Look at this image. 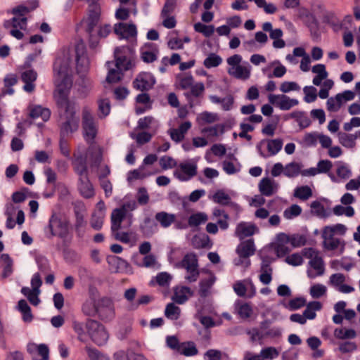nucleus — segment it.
I'll return each instance as SVG.
<instances>
[{
  "label": "nucleus",
  "instance_id": "obj_46",
  "mask_svg": "<svg viewBox=\"0 0 360 360\" xmlns=\"http://www.w3.org/2000/svg\"><path fill=\"white\" fill-rule=\"evenodd\" d=\"M56 81L59 82L58 88L64 89L66 92L69 93L72 86V77L70 74L65 75L64 76H60L56 78Z\"/></svg>",
  "mask_w": 360,
  "mask_h": 360
},
{
  "label": "nucleus",
  "instance_id": "obj_23",
  "mask_svg": "<svg viewBox=\"0 0 360 360\" xmlns=\"http://www.w3.org/2000/svg\"><path fill=\"white\" fill-rule=\"evenodd\" d=\"M259 190L262 195L271 196L277 191V185L270 178H263L259 184Z\"/></svg>",
  "mask_w": 360,
  "mask_h": 360
},
{
  "label": "nucleus",
  "instance_id": "obj_24",
  "mask_svg": "<svg viewBox=\"0 0 360 360\" xmlns=\"http://www.w3.org/2000/svg\"><path fill=\"white\" fill-rule=\"evenodd\" d=\"M53 70L56 78L69 74L70 65L68 60L61 57L56 58L53 62Z\"/></svg>",
  "mask_w": 360,
  "mask_h": 360
},
{
  "label": "nucleus",
  "instance_id": "obj_13",
  "mask_svg": "<svg viewBox=\"0 0 360 360\" xmlns=\"http://www.w3.org/2000/svg\"><path fill=\"white\" fill-rule=\"evenodd\" d=\"M197 174V165L191 162H182L174 172V176L180 181H186Z\"/></svg>",
  "mask_w": 360,
  "mask_h": 360
},
{
  "label": "nucleus",
  "instance_id": "obj_60",
  "mask_svg": "<svg viewBox=\"0 0 360 360\" xmlns=\"http://www.w3.org/2000/svg\"><path fill=\"white\" fill-rule=\"evenodd\" d=\"M123 76L122 72L115 69H110L106 77V82L109 84L119 82Z\"/></svg>",
  "mask_w": 360,
  "mask_h": 360
},
{
  "label": "nucleus",
  "instance_id": "obj_32",
  "mask_svg": "<svg viewBox=\"0 0 360 360\" xmlns=\"http://www.w3.org/2000/svg\"><path fill=\"white\" fill-rule=\"evenodd\" d=\"M73 228L76 237L82 239L85 236L87 230V221L85 217L75 219Z\"/></svg>",
  "mask_w": 360,
  "mask_h": 360
},
{
  "label": "nucleus",
  "instance_id": "obj_26",
  "mask_svg": "<svg viewBox=\"0 0 360 360\" xmlns=\"http://www.w3.org/2000/svg\"><path fill=\"white\" fill-rule=\"evenodd\" d=\"M233 314L238 319L245 321L248 319V301L237 299L233 304Z\"/></svg>",
  "mask_w": 360,
  "mask_h": 360
},
{
  "label": "nucleus",
  "instance_id": "obj_28",
  "mask_svg": "<svg viewBox=\"0 0 360 360\" xmlns=\"http://www.w3.org/2000/svg\"><path fill=\"white\" fill-rule=\"evenodd\" d=\"M179 268L185 269L186 270L198 267V261L195 254L188 253L181 259V261L177 264Z\"/></svg>",
  "mask_w": 360,
  "mask_h": 360
},
{
  "label": "nucleus",
  "instance_id": "obj_34",
  "mask_svg": "<svg viewBox=\"0 0 360 360\" xmlns=\"http://www.w3.org/2000/svg\"><path fill=\"white\" fill-rule=\"evenodd\" d=\"M297 15L308 27L312 24H316L315 15L306 8H300L298 9Z\"/></svg>",
  "mask_w": 360,
  "mask_h": 360
},
{
  "label": "nucleus",
  "instance_id": "obj_11",
  "mask_svg": "<svg viewBox=\"0 0 360 360\" xmlns=\"http://www.w3.org/2000/svg\"><path fill=\"white\" fill-rule=\"evenodd\" d=\"M79 128V118L76 116V111H72L65 114V121L63 122L60 127V136H68L77 131Z\"/></svg>",
  "mask_w": 360,
  "mask_h": 360
},
{
  "label": "nucleus",
  "instance_id": "obj_16",
  "mask_svg": "<svg viewBox=\"0 0 360 360\" xmlns=\"http://www.w3.org/2000/svg\"><path fill=\"white\" fill-rule=\"evenodd\" d=\"M89 319H87L85 322H82L77 320H74L72 322V328L74 332L77 335V339L80 342H85L89 336Z\"/></svg>",
  "mask_w": 360,
  "mask_h": 360
},
{
  "label": "nucleus",
  "instance_id": "obj_51",
  "mask_svg": "<svg viewBox=\"0 0 360 360\" xmlns=\"http://www.w3.org/2000/svg\"><path fill=\"white\" fill-rule=\"evenodd\" d=\"M155 283L163 288H168L172 281V276L167 272H160L155 277Z\"/></svg>",
  "mask_w": 360,
  "mask_h": 360
},
{
  "label": "nucleus",
  "instance_id": "obj_50",
  "mask_svg": "<svg viewBox=\"0 0 360 360\" xmlns=\"http://www.w3.org/2000/svg\"><path fill=\"white\" fill-rule=\"evenodd\" d=\"M347 228L345 225L337 224L334 226H326L323 228V232L324 234H330L334 236L335 233H339L340 235H344L346 233Z\"/></svg>",
  "mask_w": 360,
  "mask_h": 360
},
{
  "label": "nucleus",
  "instance_id": "obj_45",
  "mask_svg": "<svg viewBox=\"0 0 360 360\" xmlns=\"http://www.w3.org/2000/svg\"><path fill=\"white\" fill-rule=\"evenodd\" d=\"M334 335L338 339H353L356 336V333L354 329L336 328Z\"/></svg>",
  "mask_w": 360,
  "mask_h": 360
},
{
  "label": "nucleus",
  "instance_id": "obj_25",
  "mask_svg": "<svg viewBox=\"0 0 360 360\" xmlns=\"http://www.w3.org/2000/svg\"><path fill=\"white\" fill-rule=\"evenodd\" d=\"M209 272V277L202 278L199 283V295L201 297L208 296L210 288L216 281V276L212 271Z\"/></svg>",
  "mask_w": 360,
  "mask_h": 360
},
{
  "label": "nucleus",
  "instance_id": "obj_53",
  "mask_svg": "<svg viewBox=\"0 0 360 360\" xmlns=\"http://www.w3.org/2000/svg\"><path fill=\"white\" fill-rule=\"evenodd\" d=\"M282 336V330L278 327H273L267 329L262 335L261 338H268L277 341Z\"/></svg>",
  "mask_w": 360,
  "mask_h": 360
},
{
  "label": "nucleus",
  "instance_id": "obj_35",
  "mask_svg": "<svg viewBox=\"0 0 360 360\" xmlns=\"http://www.w3.org/2000/svg\"><path fill=\"white\" fill-rule=\"evenodd\" d=\"M1 259L4 262L2 278H6L13 273V259L8 254H2Z\"/></svg>",
  "mask_w": 360,
  "mask_h": 360
},
{
  "label": "nucleus",
  "instance_id": "obj_42",
  "mask_svg": "<svg viewBox=\"0 0 360 360\" xmlns=\"http://www.w3.org/2000/svg\"><path fill=\"white\" fill-rule=\"evenodd\" d=\"M194 30L202 34L205 37H210L214 32V27L212 25H207L202 22H196L194 24Z\"/></svg>",
  "mask_w": 360,
  "mask_h": 360
},
{
  "label": "nucleus",
  "instance_id": "obj_21",
  "mask_svg": "<svg viewBox=\"0 0 360 360\" xmlns=\"http://www.w3.org/2000/svg\"><path fill=\"white\" fill-rule=\"evenodd\" d=\"M68 92L64 89H58V96L56 98V104L59 108H63L65 114L72 111H76L74 105H72L68 98Z\"/></svg>",
  "mask_w": 360,
  "mask_h": 360
},
{
  "label": "nucleus",
  "instance_id": "obj_40",
  "mask_svg": "<svg viewBox=\"0 0 360 360\" xmlns=\"http://www.w3.org/2000/svg\"><path fill=\"white\" fill-rule=\"evenodd\" d=\"M180 308L176 306L174 303H169L167 304L165 310V315L167 318L171 320H177L180 316Z\"/></svg>",
  "mask_w": 360,
  "mask_h": 360
},
{
  "label": "nucleus",
  "instance_id": "obj_19",
  "mask_svg": "<svg viewBox=\"0 0 360 360\" xmlns=\"http://www.w3.org/2000/svg\"><path fill=\"white\" fill-rule=\"evenodd\" d=\"M208 220L207 215L204 212H197L192 214L188 219V224H182L179 221H176V226L178 229H186L188 226L195 227L201 224L205 223Z\"/></svg>",
  "mask_w": 360,
  "mask_h": 360
},
{
  "label": "nucleus",
  "instance_id": "obj_57",
  "mask_svg": "<svg viewBox=\"0 0 360 360\" xmlns=\"http://www.w3.org/2000/svg\"><path fill=\"white\" fill-rule=\"evenodd\" d=\"M326 287L322 284H315L310 288V295L313 298L318 299L326 293Z\"/></svg>",
  "mask_w": 360,
  "mask_h": 360
},
{
  "label": "nucleus",
  "instance_id": "obj_64",
  "mask_svg": "<svg viewBox=\"0 0 360 360\" xmlns=\"http://www.w3.org/2000/svg\"><path fill=\"white\" fill-rule=\"evenodd\" d=\"M160 165L163 169H167L176 167V162L172 158L165 155L160 159Z\"/></svg>",
  "mask_w": 360,
  "mask_h": 360
},
{
  "label": "nucleus",
  "instance_id": "obj_55",
  "mask_svg": "<svg viewBox=\"0 0 360 360\" xmlns=\"http://www.w3.org/2000/svg\"><path fill=\"white\" fill-rule=\"evenodd\" d=\"M302 212V208L298 205H292L290 207L285 210L283 216L287 219H293L299 216Z\"/></svg>",
  "mask_w": 360,
  "mask_h": 360
},
{
  "label": "nucleus",
  "instance_id": "obj_48",
  "mask_svg": "<svg viewBox=\"0 0 360 360\" xmlns=\"http://www.w3.org/2000/svg\"><path fill=\"white\" fill-rule=\"evenodd\" d=\"M222 62L221 58L215 54L210 53L204 60L203 65L206 68H216L219 66Z\"/></svg>",
  "mask_w": 360,
  "mask_h": 360
},
{
  "label": "nucleus",
  "instance_id": "obj_8",
  "mask_svg": "<svg viewBox=\"0 0 360 360\" xmlns=\"http://www.w3.org/2000/svg\"><path fill=\"white\" fill-rule=\"evenodd\" d=\"M155 84V78L148 72H140L132 82L133 87L142 92H146L153 89Z\"/></svg>",
  "mask_w": 360,
  "mask_h": 360
},
{
  "label": "nucleus",
  "instance_id": "obj_59",
  "mask_svg": "<svg viewBox=\"0 0 360 360\" xmlns=\"http://www.w3.org/2000/svg\"><path fill=\"white\" fill-rule=\"evenodd\" d=\"M85 351L90 360H108L96 348L86 345L85 347Z\"/></svg>",
  "mask_w": 360,
  "mask_h": 360
},
{
  "label": "nucleus",
  "instance_id": "obj_47",
  "mask_svg": "<svg viewBox=\"0 0 360 360\" xmlns=\"http://www.w3.org/2000/svg\"><path fill=\"white\" fill-rule=\"evenodd\" d=\"M213 200L223 205H228L231 203L230 196L222 190H218L213 195Z\"/></svg>",
  "mask_w": 360,
  "mask_h": 360
},
{
  "label": "nucleus",
  "instance_id": "obj_27",
  "mask_svg": "<svg viewBox=\"0 0 360 360\" xmlns=\"http://www.w3.org/2000/svg\"><path fill=\"white\" fill-rule=\"evenodd\" d=\"M155 219L163 228H167L176 222V215L174 214L167 213L164 211L156 213Z\"/></svg>",
  "mask_w": 360,
  "mask_h": 360
},
{
  "label": "nucleus",
  "instance_id": "obj_58",
  "mask_svg": "<svg viewBox=\"0 0 360 360\" xmlns=\"http://www.w3.org/2000/svg\"><path fill=\"white\" fill-rule=\"evenodd\" d=\"M260 354L263 359H274L279 356V352L274 347H267L262 349Z\"/></svg>",
  "mask_w": 360,
  "mask_h": 360
},
{
  "label": "nucleus",
  "instance_id": "obj_7",
  "mask_svg": "<svg viewBox=\"0 0 360 360\" xmlns=\"http://www.w3.org/2000/svg\"><path fill=\"white\" fill-rule=\"evenodd\" d=\"M96 316L103 321H111L115 317L113 300L108 297H102L97 300Z\"/></svg>",
  "mask_w": 360,
  "mask_h": 360
},
{
  "label": "nucleus",
  "instance_id": "obj_63",
  "mask_svg": "<svg viewBox=\"0 0 360 360\" xmlns=\"http://www.w3.org/2000/svg\"><path fill=\"white\" fill-rule=\"evenodd\" d=\"M300 86L295 82H284L281 84L280 90L283 93L300 90Z\"/></svg>",
  "mask_w": 360,
  "mask_h": 360
},
{
  "label": "nucleus",
  "instance_id": "obj_2",
  "mask_svg": "<svg viewBox=\"0 0 360 360\" xmlns=\"http://www.w3.org/2000/svg\"><path fill=\"white\" fill-rule=\"evenodd\" d=\"M82 127L84 141L93 144L98 132V123L90 107L85 105L82 110Z\"/></svg>",
  "mask_w": 360,
  "mask_h": 360
},
{
  "label": "nucleus",
  "instance_id": "obj_44",
  "mask_svg": "<svg viewBox=\"0 0 360 360\" xmlns=\"http://www.w3.org/2000/svg\"><path fill=\"white\" fill-rule=\"evenodd\" d=\"M294 195L302 200H306L312 195V191L308 186H298L295 189Z\"/></svg>",
  "mask_w": 360,
  "mask_h": 360
},
{
  "label": "nucleus",
  "instance_id": "obj_18",
  "mask_svg": "<svg viewBox=\"0 0 360 360\" xmlns=\"http://www.w3.org/2000/svg\"><path fill=\"white\" fill-rule=\"evenodd\" d=\"M126 215L127 210L124 206L112 210L111 213V230L112 233L121 229V224L125 219Z\"/></svg>",
  "mask_w": 360,
  "mask_h": 360
},
{
  "label": "nucleus",
  "instance_id": "obj_1",
  "mask_svg": "<svg viewBox=\"0 0 360 360\" xmlns=\"http://www.w3.org/2000/svg\"><path fill=\"white\" fill-rule=\"evenodd\" d=\"M89 3L88 15L86 20V32L89 35V46L91 48L96 47L99 39L106 38L112 32V27L110 24H105L98 27L97 34L94 33V29L98 25L101 19V7L98 0H86Z\"/></svg>",
  "mask_w": 360,
  "mask_h": 360
},
{
  "label": "nucleus",
  "instance_id": "obj_54",
  "mask_svg": "<svg viewBox=\"0 0 360 360\" xmlns=\"http://www.w3.org/2000/svg\"><path fill=\"white\" fill-rule=\"evenodd\" d=\"M103 221L104 215L103 214V213H93L90 221L91 228L96 231H99L100 229H102Z\"/></svg>",
  "mask_w": 360,
  "mask_h": 360
},
{
  "label": "nucleus",
  "instance_id": "obj_38",
  "mask_svg": "<svg viewBox=\"0 0 360 360\" xmlns=\"http://www.w3.org/2000/svg\"><path fill=\"white\" fill-rule=\"evenodd\" d=\"M228 73L236 79H245L248 78V67L238 65L234 68H229Z\"/></svg>",
  "mask_w": 360,
  "mask_h": 360
},
{
  "label": "nucleus",
  "instance_id": "obj_22",
  "mask_svg": "<svg viewBox=\"0 0 360 360\" xmlns=\"http://www.w3.org/2000/svg\"><path fill=\"white\" fill-rule=\"evenodd\" d=\"M37 77V72L33 70H28L24 71L21 74V80L25 83L23 89L31 93L34 90L35 84L34 82L36 81Z\"/></svg>",
  "mask_w": 360,
  "mask_h": 360
},
{
  "label": "nucleus",
  "instance_id": "obj_9",
  "mask_svg": "<svg viewBox=\"0 0 360 360\" xmlns=\"http://www.w3.org/2000/svg\"><path fill=\"white\" fill-rule=\"evenodd\" d=\"M322 238L323 248L330 251H334L337 255H342L345 248V242L344 240L335 237L330 234H324L322 231Z\"/></svg>",
  "mask_w": 360,
  "mask_h": 360
},
{
  "label": "nucleus",
  "instance_id": "obj_33",
  "mask_svg": "<svg viewBox=\"0 0 360 360\" xmlns=\"http://www.w3.org/2000/svg\"><path fill=\"white\" fill-rule=\"evenodd\" d=\"M290 117L295 119L302 129L307 128L311 124L309 117L304 111H294L290 113Z\"/></svg>",
  "mask_w": 360,
  "mask_h": 360
},
{
  "label": "nucleus",
  "instance_id": "obj_4",
  "mask_svg": "<svg viewBox=\"0 0 360 360\" xmlns=\"http://www.w3.org/2000/svg\"><path fill=\"white\" fill-rule=\"evenodd\" d=\"M48 228L51 237L56 236L65 240L70 233V222L68 219L62 218L59 214L53 213L49 218Z\"/></svg>",
  "mask_w": 360,
  "mask_h": 360
},
{
  "label": "nucleus",
  "instance_id": "obj_43",
  "mask_svg": "<svg viewBox=\"0 0 360 360\" xmlns=\"http://www.w3.org/2000/svg\"><path fill=\"white\" fill-rule=\"evenodd\" d=\"M75 219L84 217L86 207L84 202L80 200L72 202Z\"/></svg>",
  "mask_w": 360,
  "mask_h": 360
},
{
  "label": "nucleus",
  "instance_id": "obj_36",
  "mask_svg": "<svg viewBox=\"0 0 360 360\" xmlns=\"http://www.w3.org/2000/svg\"><path fill=\"white\" fill-rule=\"evenodd\" d=\"M82 311L85 316L95 317L97 313V301L86 300L82 306Z\"/></svg>",
  "mask_w": 360,
  "mask_h": 360
},
{
  "label": "nucleus",
  "instance_id": "obj_15",
  "mask_svg": "<svg viewBox=\"0 0 360 360\" xmlns=\"http://www.w3.org/2000/svg\"><path fill=\"white\" fill-rule=\"evenodd\" d=\"M76 71L80 77H83L88 72L89 60L84 49L80 50L79 46H76L75 49Z\"/></svg>",
  "mask_w": 360,
  "mask_h": 360
},
{
  "label": "nucleus",
  "instance_id": "obj_10",
  "mask_svg": "<svg viewBox=\"0 0 360 360\" xmlns=\"http://www.w3.org/2000/svg\"><path fill=\"white\" fill-rule=\"evenodd\" d=\"M268 99L271 104L278 107L281 110H288L299 104L297 99L290 98L284 94H269Z\"/></svg>",
  "mask_w": 360,
  "mask_h": 360
},
{
  "label": "nucleus",
  "instance_id": "obj_49",
  "mask_svg": "<svg viewBox=\"0 0 360 360\" xmlns=\"http://www.w3.org/2000/svg\"><path fill=\"white\" fill-rule=\"evenodd\" d=\"M249 1H254L258 8H262L267 14H273L277 11L274 4H267L266 0H249Z\"/></svg>",
  "mask_w": 360,
  "mask_h": 360
},
{
  "label": "nucleus",
  "instance_id": "obj_12",
  "mask_svg": "<svg viewBox=\"0 0 360 360\" xmlns=\"http://www.w3.org/2000/svg\"><path fill=\"white\" fill-rule=\"evenodd\" d=\"M158 54V46L155 43L147 42L140 48V58L146 63L157 60Z\"/></svg>",
  "mask_w": 360,
  "mask_h": 360
},
{
  "label": "nucleus",
  "instance_id": "obj_29",
  "mask_svg": "<svg viewBox=\"0 0 360 360\" xmlns=\"http://www.w3.org/2000/svg\"><path fill=\"white\" fill-rule=\"evenodd\" d=\"M29 115L32 119L41 117L44 122H46L50 119L51 111L48 108L36 105L30 109Z\"/></svg>",
  "mask_w": 360,
  "mask_h": 360
},
{
  "label": "nucleus",
  "instance_id": "obj_31",
  "mask_svg": "<svg viewBox=\"0 0 360 360\" xmlns=\"http://www.w3.org/2000/svg\"><path fill=\"white\" fill-rule=\"evenodd\" d=\"M266 143L269 155H276L283 147V141L281 139L263 140L261 143Z\"/></svg>",
  "mask_w": 360,
  "mask_h": 360
},
{
  "label": "nucleus",
  "instance_id": "obj_3",
  "mask_svg": "<svg viewBox=\"0 0 360 360\" xmlns=\"http://www.w3.org/2000/svg\"><path fill=\"white\" fill-rule=\"evenodd\" d=\"M236 235L241 240L238 245L236 252L237 257L233 259V263L235 266H240L243 264H248V240H245L248 237V223H240L236 229Z\"/></svg>",
  "mask_w": 360,
  "mask_h": 360
},
{
  "label": "nucleus",
  "instance_id": "obj_20",
  "mask_svg": "<svg viewBox=\"0 0 360 360\" xmlns=\"http://www.w3.org/2000/svg\"><path fill=\"white\" fill-rule=\"evenodd\" d=\"M309 257L311 258L309 264L311 266L317 271V276H321L324 273V263L319 252L313 248L308 250Z\"/></svg>",
  "mask_w": 360,
  "mask_h": 360
},
{
  "label": "nucleus",
  "instance_id": "obj_39",
  "mask_svg": "<svg viewBox=\"0 0 360 360\" xmlns=\"http://www.w3.org/2000/svg\"><path fill=\"white\" fill-rule=\"evenodd\" d=\"M98 116L100 118L107 117L110 112V102L108 98H101L98 101Z\"/></svg>",
  "mask_w": 360,
  "mask_h": 360
},
{
  "label": "nucleus",
  "instance_id": "obj_62",
  "mask_svg": "<svg viewBox=\"0 0 360 360\" xmlns=\"http://www.w3.org/2000/svg\"><path fill=\"white\" fill-rule=\"evenodd\" d=\"M306 243V238L302 235H292L290 237V244L293 248H297L304 245Z\"/></svg>",
  "mask_w": 360,
  "mask_h": 360
},
{
  "label": "nucleus",
  "instance_id": "obj_41",
  "mask_svg": "<svg viewBox=\"0 0 360 360\" xmlns=\"http://www.w3.org/2000/svg\"><path fill=\"white\" fill-rule=\"evenodd\" d=\"M356 139V136L350 134L346 133H340L339 134V141L340 143L346 148H354L355 146V141Z\"/></svg>",
  "mask_w": 360,
  "mask_h": 360
},
{
  "label": "nucleus",
  "instance_id": "obj_17",
  "mask_svg": "<svg viewBox=\"0 0 360 360\" xmlns=\"http://www.w3.org/2000/svg\"><path fill=\"white\" fill-rule=\"evenodd\" d=\"M78 191L79 194L86 199H89L95 195L94 188L89 180V175L79 178Z\"/></svg>",
  "mask_w": 360,
  "mask_h": 360
},
{
  "label": "nucleus",
  "instance_id": "obj_6",
  "mask_svg": "<svg viewBox=\"0 0 360 360\" xmlns=\"http://www.w3.org/2000/svg\"><path fill=\"white\" fill-rule=\"evenodd\" d=\"M89 326L90 330H89V336L92 342L98 346L105 345L109 338L108 331L105 326L94 319H89Z\"/></svg>",
  "mask_w": 360,
  "mask_h": 360
},
{
  "label": "nucleus",
  "instance_id": "obj_56",
  "mask_svg": "<svg viewBox=\"0 0 360 360\" xmlns=\"http://www.w3.org/2000/svg\"><path fill=\"white\" fill-rule=\"evenodd\" d=\"M304 94V100L307 103H312L317 98L316 89L313 86H305L303 89Z\"/></svg>",
  "mask_w": 360,
  "mask_h": 360
},
{
  "label": "nucleus",
  "instance_id": "obj_5",
  "mask_svg": "<svg viewBox=\"0 0 360 360\" xmlns=\"http://www.w3.org/2000/svg\"><path fill=\"white\" fill-rule=\"evenodd\" d=\"M134 52L130 46H122L115 49V66L120 72L127 71L131 68L132 63L129 58Z\"/></svg>",
  "mask_w": 360,
  "mask_h": 360
},
{
  "label": "nucleus",
  "instance_id": "obj_30",
  "mask_svg": "<svg viewBox=\"0 0 360 360\" xmlns=\"http://www.w3.org/2000/svg\"><path fill=\"white\" fill-rule=\"evenodd\" d=\"M74 169L77 174L79 175V178L89 175L86 158L82 155L77 157L74 163Z\"/></svg>",
  "mask_w": 360,
  "mask_h": 360
},
{
  "label": "nucleus",
  "instance_id": "obj_14",
  "mask_svg": "<svg viewBox=\"0 0 360 360\" xmlns=\"http://www.w3.org/2000/svg\"><path fill=\"white\" fill-rule=\"evenodd\" d=\"M114 33L119 39H129L136 37L137 34L136 27L134 24L117 22L113 27Z\"/></svg>",
  "mask_w": 360,
  "mask_h": 360
},
{
  "label": "nucleus",
  "instance_id": "obj_61",
  "mask_svg": "<svg viewBox=\"0 0 360 360\" xmlns=\"http://www.w3.org/2000/svg\"><path fill=\"white\" fill-rule=\"evenodd\" d=\"M59 148L60 151L63 156L66 158L70 157V149L68 141L67 139V136H60Z\"/></svg>",
  "mask_w": 360,
  "mask_h": 360
},
{
  "label": "nucleus",
  "instance_id": "obj_52",
  "mask_svg": "<svg viewBox=\"0 0 360 360\" xmlns=\"http://www.w3.org/2000/svg\"><path fill=\"white\" fill-rule=\"evenodd\" d=\"M168 200L171 203L176 205H181L184 207H186L187 205L186 198L181 197L176 191H173L169 193Z\"/></svg>",
  "mask_w": 360,
  "mask_h": 360
},
{
  "label": "nucleus",
  "instance_id": "obj_37",
  "mask_svg": "<svg viewBox=\"0 0 360 360\" xmlns=\"http://www.w3.org/2000/svg\"><path fill=\"white\" fill-rule=\"evenodd\" d=\"M301 167V165L297 162H290L285 165L284 175L290 178L297 176L302 172Z\"/></svg>",
  "mask_w": 360,
  "mask_h": 360
}]
</instances>
